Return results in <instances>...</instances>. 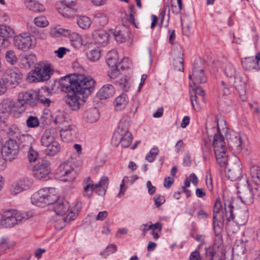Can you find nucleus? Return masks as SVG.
I'll use <instances>...</instances> for the list:
<instances>
[{
    "instance_id": "obj_25",
    "label": "nucleus",
    "mask_w": 260,
    "mask_h": 260,
    "mask_svg": "<svg viewBox=\"0 0 260 260\" xmlns=\"http://www.w3.org/2000/svg\"><path fill=\"white\" fill-rule=\"evenodd\" d=\"M70 208L69 203L63 199H59L53 205V209L57 215L62 216L68 211Z\"/></svg>"
},
{
    "instance_id": "obj_32",
    "label": "nucleus",
    "mask_w": 260,
    "mask_h": 260,
    "mask_svg": "<svg viewBox=\"0 0 260 260\" xmlns=\"http://www.w3.org/2000/svg\"><path fill=\"white\" fill-rule=\"evenodd\" d=\"M83 186L84 189L83 196L88 198H89L95 188V185L93 184L90 178L88 177L84 180Z\"/></svg>"
},
{
    "instance_id": "obj_24",
    "label": "nucleus",
    "mask_w": 260,
    "mask_h": 260,
    "mask_svg": "<svg viewBox=\"0 0 260 260\" xmlns=\"http://www.w3.org/2000/svg\"><path fill=\"white\" fill-rule=\"evenodd\" d=\"M35 70L40 76L39 80L41 81L48 80L52 74V71L49 65L38 64Z\"/></svg>"
},
{
    "instance_id": "obj_52",
    "label": "nucleus",
    "mask_w": 260,
    "mask_h": 260,
    "mask_svg": "<svg viewBox=\"0 0 260 260\" xmlns=\"http://www.w3.org/2000/svg\"><path fill=\"white\" fill-rule=\"evenodd\" d=\"M21 185V187L26 190L28 189L33 183V180L31 178L24 177L18 182Z\"/></svg>"
},
{
    "instance_id": "obj_5",
    "label": "nucleus",
    "mask_w": 260,
    "mask_h": 260,
    "mask_svg": "<svg viewBox=\"0 0 260 260\" xmlns=\"http://www.w3.org/2000/svg\"><path fill=\"white\" fill-rule=\"evenodd\" d=\"M221 68L227 78L230 79L229 85H227L223 81H221L219 86V93L224 96L230 94L229 86H232L239 82H241V77L238 76L234 66L230 62H226L222 64Z\"/></svg>"
},
{
    "instance_id": "obj_41",
    "label": "nucleus",
    "mask_w": 260,
    "mask_h": 260,
    "mask_svg": "<svg viewBox=\"0 0 260 260\" xmlns=\"http://www.w3.org/2000/svg\"><path fill=\"white\" fill-rule=\"evenodd\" d=\"M99 118V113L96 108L89 110L86 112V118L87 121L90 123H93L97 121Z\"/></svg>"
},
{
    "instance_id": "obj_42",
    "label": "nucleus",
    "mask_w": 260,
    "mask_h": 260,
    "mask_svg": "<svg viewBox=\"0 0 260 260\" xmlns=\"http://www.w3.org/2000/svg\"><path fill=\"white\" fill-rule=\"evenodd\" d=\"M108 18L106 14L102 13H98L94 16L93 21L99 25L104 26L108 22Z\"/></svg>"
},
{
    "instance_id": "obj_20",
    "label": "nucleus",
    "mask_w": 260,
    "mask_h": 260,
    "mask_svg": "<svg viewBox=\"0 0 260 260\" xmlns=\"http://www.w3.org/2000/svg\"><path fill=\"white\" fill-rule=\"evenodd\" d=\"M57 137V130L54 128H50L46 129L41 138V144L43 146H47L49 144L56 142Z\"/></svg>"
},
{
    "instance_id": "obj_16",
    "label": "nucleus",
    "mask_w": 260,
    "mask_h": 260,
    "mask_svg": "<svg viewBox=\"0 0 260 260\" xmlns=\"http://www.w3.org/2000/svg\"><path fill=\"white\" fill-rule=\"evenodd\" d=\"M240 166V160L237 158L236 159L234 164L232 162L226 164L225 169L227 175L231 181H236L241 177L242 169Z\"/></svg>"
},
{
    "instance_id": "obj_31",
    "label": "nucleus",
    "mask_w": 260,
    "mask_h": 260,
    "mask_svg": "<svg viewBox=\"0 0 260 260\" xmlns=\"http://www.w3.org/2000/svg\"><path fill=\"white\" fill-rule=\"evenodd\" d=\"M19 141L20 146L24 150H27L32 148V144L34 140L31 135L29 134L22 135L19 137Z\"/></svg>"
},
{
    "instance_id": "obj_21",
    "label": "nucleus",
    "mask_w": 260,
    "mask_h": 260,
    "mask_svg": "<svg viewBox=\"0 0 260 260\" xmlns=\"http://www.w3.org/2000/svg\"><path fill=\"white\" fill-rule=\"evenodd\" d=\"M79 93L71 92L68 93L67 98L65 99L66 104L72 110L76 111L80 109V104L79 103Z\"/></svg>"
},
{
    "instance_id": "obj_3",
    "label": "nucleus",
    "mask_w": 260,
    "mask_h": 260,
    "mask_svg": "<svg viewBox=\"0 0 260 260\" xmlns=\"http://www.w3.org/2000/svg\"><path fill=\"white\" fill-rule=\"evenodd\" d=\"M50 93L48 90L42 89L39 91L38 94L32 91L20 92L19 94V100L22 103L34 107L38 102H40L45 106H49L50 103Z\"/></svg>"
},
{
    "instance_id": "obj_38",
    "label": "nucleus",
    "mask_w": 260,
    "mask_h": 260,
    "mask_svg": "<svg viewBox=\"0 0 260 260\" xmlns=\"http://www.w3.org/2000/svg\"><path fill=\"white\" fill-rule=\"evenodd\" d=\"M118 59L117 52L115 50H111L107 54V63L109 67H117Z\"/></svg>"
},
{
    "instance_id": "obj_62",
    "label": "nucleus",
    "mask_w": 260,
    "mask_h": 260,
    "mask_svg": "<svg viewBox=\"0 0 260 260\" xmlns=\"http://www.w3.org/2000/svg\"><path fill=\"white\" fill-rule=\"evenodd\" d=\"M129 180L128 177L125 176L122 180V183L120 186V191L118 194V197L121 198L124 196V193L126 191V187L124 185V182H127Z\"/></svg>"
},
{
    "instance_id": "obj_2",
    "label": "nucleus",
    "mask_w": 260,
    "mask_h": 260,
    "mask_svg": "<svg viewBox=\"0 0 260 260\" xmlns=\"http://www.w3.org/2000/svg\"><path fill=\"white\" fill-rule=\"evenodd\" d=\"M131 118L125 115L120 120L116 131L114 133L112 141L120 144L123 147H127L132 141V135L128 128Z\"/></svg>"
},
{
    "instance_id": "obj_18",
    "label": "nucleus",
    "mask_w": 260,
    "mask_h": 260,
    "mask_svg": "<svg viewBox=\"0 0 260 260\" xmlns=\"http://www.w3.org/2000/svg\"><path fill=\"white\" fill-rule=\"evenodd\" d=\"M77 132L76 126L72 124L64 125L60 131L61 140L66 143L73 141L76 137Z\"/></svg>"
},
{
    "instance_id": "obj_14",
    "label": "nucleus",
    "mask_w": 260,
    "mask_h": 260,
    "mask_svg": "<svg viewBox=\"0 0 260 260\" xmlns=\"http://www.w3.org/2000/svg\"><path fill=\"white\" fill-rule=\"evenodd\" d=\"M58 173L62 181H72L76 177L75 171L70 162H66L61 164L58 169Z\"/></svg>"
},
{
    "instance_id": "obj_30",
    "label": "nucleus",
    "mask_w": 260,
    "mask_h": 260,
    "mask_svg": "<svg viewBox=\"0 0 260 260\" xmlns=\"http://www.w3.org/2000/svg\"><path fill=\"white\" fill-rule=\"evenodd\" d=\"M128 102L127 96L125 94H121L117 96L114 102L115 111H120L124 109Z\"/></svg>"
},
{
    "instance_id": "obj_46",
    "label": "nucleus",
    "mask_w": 260,
    "mask_h": 260,
    "mask_svg": "<svg viewBox=\"0 0 260 260\" xmlns=\"http://www.w3.org/2000/svg\"><path fill=\"white\" fill-rule=\"evenodd\" d=\"M20 131L18 126L15 124L11 125L7 130V134L9 137L19 138Z\"/></svg>"
},
{
    "instance_id": "obj_51",
    "label": "nucleus",
    "mask_w": 260,
    "mask_h": 260,
    "mask_svg": "<svg viewBox=\"0 0 260 260\" xmlns=\"http://www.w3.org/2000/svg\"><path fill=\"white\" fill-rule=\"evenodd\" d=\"M70 119L67 117L63 113L59 112L54 119V122L59 125H66Z\"/></svg>"
},
{
    "instance_id": "obj_57",
    "label": "nucleus",
    "mask_w": 260,
    "mask_h": 260,
    "mask_svg": "<svg viewBox=\"0 0 260 260\" xmlns=\"http://www.w3.org/2000/svg\"><path fill=\"white\" fill-rule=\"evenodd\" d=\"M159 152L157 148H152L149 152L146 155L145 159L148 162H152L154 160L155 157L158 154Z\"/></svg>"
},
{
    "instance_id": "obj_8",
    "label": "nucleus",
    "mask_w": 260,
    "mask_h": 260,
    "mask_svg": "<svg viewBox=\"0 0 260 260\" xmlns=\"http://www.w3.org/2000/svg\"><path fill=\"white\" fill-rule=\"evenodd\" d=\"M26 103H22L19 100V96L17 102L10 99L3 100L0 103V122H5L12 113L14 116H16L17 113H21V111L20 109Z\"/></svg>"
},
{
    "instance_id": "obj_28",
    "label": "nucleus",
    "mask_w": 260,
    "mask_h": 260,
    "mask_svg": "<svg viewBox=\"0 0 260 260\" xmlns=\"http://www.w3.org/2000/svg\"><path fill=\"white\" fill-rule=\"evenodd\" d=\"M217 129L218 132L216 134H214V139L212 143L214 151H215V150H216V148H218L219 150H226L224 138L222 137V136L220 134L218 123Z\"/></svg>"
},
{
    "instance_id": "obj_61",
    "label": "nucleus",
    "mask_w": 260,
    "mask_h": 260,
    "mask_svg": "<svg viewBox=\"0 0 260 260\" xmlns=\"http://www.w3.org/2000/svg\"><path fill=\"white\" fill-rule=\"evenodd\" d=\"M216 249L214 247H210L206 249L205 254L210 260H214V258L216 254Z\"/></svg>"
},
{
    "instance_id": "obj_11",
    "label": "nucleus",
    "mask_w": 260,
    "mask_h": 260,
    "mask_svg": "<svg viewBox=\"0 0 260 260\" xmlns=\"http://www.w3.org/2000/svg\"><path fill=\"white\" fill-rule=\"evenodd\" d=\"M231 201H224V207L222 208L221 201L219 199H217L214 203L213 207V220L224 222L228 220L229 216V212L225 210L228 207V205Z\"/></svg>"
},
{
    "instance_id": "obj_22",
    "label": "nucleus",
    "mask_w": 260,
    "mask_h": 260,
    "mask_svg": "<svg viewBox=\"0 0 260 260\" xmlns=\"http://www.w3.org/2000/svg\"><path fill=\"white\" fill-rule=\"evenodd\" d=\"M37 62V57L35 54L26 53L21 56L19 66L23 69H29Z\"/></svg>"
},
{
    "instance_id": "obj_63",
    "label": "nucleus",
    "mask_w": 260,
    "mask_h": 260,
    "mask_svg": "<svg viewBox=\"0 0 260 260\" xmlns=\"http://www.w3.org/2000/svg\"><path fill=\"white\" fill-rule=\"evenodd\" d=\"M190 101L192 104V106L193 109L196 110H198L200 109V105L198 101V97L196 94H193L190 93Z\"/></svg>"
},
{
    "instance_id": "obj_12",
    "label": "nucleus",
    "mask_w": 260,
    "mask_h": 260,
    "mask_svg": "<svg viewBox=\"0 0 260 260\" xmlns=\"http://www.w3.org/2000/svg\"><path fill=\"white\" fill-rule=\"evenodd\" d=\"M1 151L5 159L12 161L18 154L19 146L16 141L11 138L5 143Z\"/></svg>"
},
{
    "instance_id": "obj_40",
    "label": "nucleus",
    "mask_w": 260,
    "mask_h": 260,
    "mask_svg": "<svg viewBox=\"0 0 260 260\" xmlns=\"http://www.w3.org/2000/svg\"><path fill=\"white\" fill-rule=\"evenodd\" d=\"M253 57H248L242 60V64L244 68L247 70L256 69L258 61Z\"/></svg>"
},
{
    "instance_id": "obj_17",
    "label": "nucleus",
    "mask_w": 260,
    "mask_h": 260,
    "mask_svg": "<svg viewBox=\"0 0 260 260\" xmlns=\"http://www.w3.org/2000/svg\"><path fill=\"white\" fill-rule=\"evenodd\" d=\"M14 44L19 49L22 50H27L35 45L31 37L26 34L15 37Z\"/></svg>"
},
{
    "instance_id": "obj_43",
    "label": "nucleus",
    "mask_w": 260,
    "mask_h": 260,
    "mask_svg": "<svg viewBox=\"0 0 260 260\" xmlns=\"http://www.w3.org/2000/svg\"><path fill=\"white\" fill-rule=\"evenodd\" d=\"M250 171L253 181L255 184L260 185V168L253 165L251 167Z\"/></svg>"
},
{
    "instance_id": "obj_58",
    "label": "nucleus",
    "mask_w": 260,
    "mask_h": 260,
    "mask_svg": "<svg viewBox=\"0 0 260 260\" xmlns=\"http://www.w3.org/2000/svg\"><path fill=\"white\" fill-rule=\"evenodd\" d=\"M39 78L40 76L35 69L28 73L27 77V80L28 82L30 83L40 82L41 80H40Z\"/></svg>"
},
{
    "instance_id": "obj_33",
    "label": "nucleus",
    "mask_w": 260,
    "mask_h": 260,
    "mask_svg": "<svg viewBox=\"0 0 260 260\" xmlns=\"http://www.w3.org/2000/svg\"><path fill=\"white\" fill-rule=\"evenodd\" d=\"M24 4L27 9L35 12H42L45 10L44 6L36 1L26 0Z\"/></svg>"
},
{
    "instance_id": "obj_29",
    "label": "nucleus",
    "mask_w": 260,
    "mask_h": 260,
    "mask_svg": "<svg viewBox=\"0 0 260 260\" xmlns=\"http://www.w3.org/2000/svg\"><path fill=\"white\" fill-rule=\"evenodd\" d=\"M245 250V248L242 244L241 245L234 244L233 248L232 260H246Z\"/></svg>"
},
{
    "instance_id": "obj_64",
    "label": "nucleus",
    "mask_w": 260,
    "mask_h": 260,
    "mask_svg": "<svg viewBox=\"0 0 260 260\" xmlns=\"http://www.w3.org/2000/svg\"><path fill=\"white\" fill-rule=\"evenodd\" d=\"M155 204L157 207H160L165 202V197L160 194H156L153 198Z\"/></svg>"
},
{
    "instance_id": "obj_48",
    "label": "nucleus",
    "mask_w": 260,
    "mask_h": 260,
    "mask_svg": "<svg viewBox=\"0 0 260 260\" xmlns=\"http://www.w3.org/2000/svg\"><path fill=\"white\" fill-rule=\"evenodd\" d=\"M87 56L90 60L95 61L101 57V50L99 48L92 49L87 53Z\"/></svg>"
},
{
    "instance_id": "obj_10",
    "label": "nucleus",
    "mask_w": 260,
    "mask_h": 260,
    "mask_svg": "<svg viewBox=\"0 0 260 260\" xmlns=\"http://www.w3.org/2000/svg\"><path fill=\"white\" fill-rule=\"evenodd\" d=\"M204 63V60L200 59L196 61L193 63L192 74L189 75V78L192 80L195 86L207 81V77L205 75L204 68L202 67Z\"/></svg>"
},
{
    "instance_id": "obj_15",
    "label": "nucleus",
    "mask_w": 260,
    "mask_h": 260,
    "mask_svg": "<svg viewBox=\"0 0 260 260\" xmlns=\"http://www.w3.org/2000/svg\"><path fill=\"white\" fill-rule=\"evenodd\" d=\"M246 185L243 187L237 186L238 197L241 201L247 205H250L253 203L254 194L252 189L249 186L248 181L246 180Z\"/></svg>"
},
{
    "instance_id": "obj_13",
    "label": "nucleus",
    "mask_w": 260,
    "mask_h": 260,
    "mask_svg": "<svg viewBox=\"0 0 260 260\" xmlns=\"http://www.w3.org/2000/svg\"><path fill=\"white\" fill-rule=\"evenodd\" d=\"M50 172V162L43 158H38L34 167V176L39 180L46 179Z\"/></svg>"
},
{
    "instance_id": "obj_56",
    "label": "nucleus",
    "mask_w": 260,
    "mask_h": 260,
    "mask_svg": "<svg viewBox=\"0 0 260 260\" xmlns=\"http://www.w3.org/2000/svg\"><path fill=\"white\" fill-rule=\"evenodd\" d=\"M34 22L36 25L41 27L47 26L48 24V21L47 20L46 18L43 16L35 18Z\"/></svg>"
},
{
    "instance_id": "obj_60",
    "label": "nucleus",
    "mask_w": 260,
    "mask_h": 260,
    "mask_svg": "<svg viewBox=\"0 0 260 260\" xmlns=\"http://www.w3.org/2000/svg\"><path fill=\"white\" fill-rule=\"evenodd\" d=\"M9 84L4 77L0 78V95L4 94L7 90Z\"/></svg>"
},
{
    "instance_id": "obj_59",
    "label": "nucleus",
    "mask_w": 260,
    "mask_h": 260,
    "mask_svg": "<svg viewBox=\"0 0 260 260\" xmlns=\"http://www.w3.org/2000/svg\"><path fill=\"white\" fill-rule=\"evenodd\" d=\"M110 69L108 72V75L111 79H115L118 77L120 74V71L118 69V66L115 67H110Z\"/></svg>"
},
{
    "instance_id": "obj_54",
    "label": "nucleus",
    "mask_w": 260,
    "mask_h": 260,
    "mask_svg": "<svg viewBox=\"0 0 260 260\" xmlns=\"http://www.w3.org/2000/svg\"><path fill=\"white\" fill-rule=\"evenodd\" d=\"M26 125L30 128L38 127L39 125V120L37 116H30L26 121Z\"/></svg>"
},
{
    "instance_id": "obj_45",
    "label": "nucleus",
    "mask_w": 260,
    "mask_h": 260,
    "mask_svg": "<svg viewBox=\"0 0 260 260\" xmlns=\"http://www.w3.org/2000/svg\"><path fill=\"white\" fill-rule=\"evenodd\" d=\"M238 83L234 85L235 86V88L237 91L239 93V97L243 102L246 101V98L245 96V92H246V84L245 82H242L241 84H239Z\"/></svg>"
},
{
    "instance_id": "obj_49",
    "label": "nucleus",
    "mask_w": 260,
    "mask_h": 260,
    "mask_svg": "<svg viewBox=\"0 0 260 260\" xmlns=\"http://www.w3.org/2000/svg\"><path fill=\"white\" fill-rule=\"evenodd\" d=\"M5 59L7 62L11 65L14 64L17 61V57L15 52L12 50L7 51L5 54Z\"/></svg>"
},
{
    "instance_id": "obj_6",
    "label": "nucleus",
    "mask_w": 260,
    "mask_h": 260,
    "mask_svg": "<svg viewBox=\"0 0 260 260\" xmlns=\"http://www.w3.org/2000/svg\"><path fill=\"white\" fill-rule=\"evenodd\" d=\"M54 188H44L35 193L31 198V203L38 206H44L46 205H54L59 199L55 194Z\"/></svg>"
},
{
    "instance_id": "obj_47",
    "label": "nucleus",
    "mask_w": 260,
    "mask_h": 260,
    "mask_svg": "<svg viewBox=\"0 0 260 260\" xmlns=\"http://www.w3.org/2000/svg\"><path fill=\"white\" fill-rule=\"evenodd\" d=\"M91 23V22L90 18L87 16H81L77 19L78 25L83 29L89 28Z\"/></svg>"
},
{
    "instance_id": "obj_26",
    "label": "nucleus",
    "mask_w": 260,
    "mask_h": 260,
    "mask_svg": "<svg viewBox=\"0 0 260 260\" xmlns=\"http://www.w3.org/2000/svg\"><path fill=\"white\" fill-rule=\"evenodd\" d=\"M56 6L58 12L64 17L69 18L75 14V10L73 8L74 6L57 3Z\"/></svg>"
},
{
    "instance_id": "obj_4",
    "label": "nucleus",
    "mask_w": 260,
    "mask_h": 260,
    "mask_svg": "<svg viewBox=\"0 0 260 260\" xmlns=\"http://www.w3.org/2000/svg\"><path fill=\"white\" fill-rule=\"evenodd\" d=\"M32 216L33 213L30 211L26 212L7 211L3 214L1 223V228L13 227L16 224L24 222Z\"/></svg>"
},
{
    "instance_id": "obj_36",
    "label": "nucleus",
    "mask_w": 260,
    "mask_h": 260,
    "mask_svg": "<svg viewBox=\"0 0 260 260\" xmlns=\"http://www.w3.org/2000/svg\"><path fill=\"white\" fill-rule=\"evenodd\" d=\"M46 148L45 153L47 155L53 156L57 154L60 150V145L57 141L49 144L47 146H44Z\"/></svg>"
},
{
    "instance_id": "obj_1",
    "label": "nucleus",
    "mask_w": 260,
    "mask_h": 260,
    "mask_svg": "<svg viewBox=\"0 0 260 260\" xmlns=\"http://www.w3.org/2000/svg\"><path fill=\"white\" fill-rule=\"evenodd\" d=\"M59 84L62 91L66 93L74 92L85 97L93 91L95 81L89 76L68 75L60 78Z\"/></svg>"
},
{
    "instance_id": "obj_27",
    "label": "nucleus",
    "mask_w": 260,
    "mask_h": 260,
    "mask_svg": "<svg viewBox=\"0 0 260 260\" xmlns=\"http://www.w3.org/2000/svg\"><path fill=\"white\" fill-rule=\"evenodd\" d=\"M115 93L114 86L109 84L104 85L99 91L98 95L101 100H104L112 97Z\"/></svg>"
},
{
    "instance_id": "obj_39",
    "label": "nucleus",
    "mask_w": 260,
    "mask_h": 260,
    "mask_svg": "<svg viewBox=\"0 0 260 260\" xmlns=\"http://www.w3.org/2000/svg\"><path fill=\"white\" fill-rule=\"evenodd\" d=\"M67 36L69 37L71 43L75 48H79L83 45L82 40L81 36L75 32H71Z\"/></svg>"
},
{
    "instance_id": "obj_19",
    "label": "nucleus",
    "mask_w": 260,
    "mask_h": 260,
    "mask_svg": "<svg viewBox=\"0 0 260 260\" xmlns=\"http://www.w3.org/2000/svg\"><path fill=\"white\" fill-rule=\"evenodd\" d=\"M21 74L19 71L16 68L7 69L4 74V78L9 85L18 84L21 79Z\"/></svg>"
},
{
    "instance_id": "obj_34",
    "label": "nucleus",
    "mask_w": 260,
    "mask_h": 260,
    "mask_svg": "<svg viewBox=\"0 0 260 260\" xmlns=\"http://www.w3.org/2000/svg\"><path fill=\"white\" fill-rule=\"evenodd\" d=\"M214 153L217 162L220 166H226V164L232 162L228 161V155L226 154V150H219L218 148H216Z\"/></svg>"
},
{
    "instance_id": "obj_55",
    "label": "nucleus",
    "mask_w": 260,
    "mask_h": 260,
    "mask_svg": "<svg viewBox=\"0 0 260 260\" xmlns=\"http://www.w3.org/2000/svg\"><path fill=\"white\" fill-rule=\"evenodd\" d=\"M119 88L123 91H127L130 87V83L125 78H122L118 81H116Z\"/></svg>"
},
{
    "instance_id": "obj_44",
    "label": "nucleus",
    "mask_w": 260,
    "mask_h": 260,
    "mask_svg": "<svg viewBox=\"0 0 260 260\" xmlns=\"http://www.w3.org/2000/svg\"><path fill=\"white\" fill-rule=\"evenodd\" d=\"M183 54L180 52L178 56L173 59V65L176 70L178 71H182L184 70Z\"/></svg>"
},
{
    "instance_id": "obj_37",
    "label": "nucleus",
    "mask_w": 260,
    "mask_h": 260,
    "mask_svg": "<svg viewBox=\"0 0 260 260\" xmlns=\"http://www.w3.org/2000/svg\"><path fill=\"white\" fill-rule=\"evenodd\" d=\"M70 33V30L64 29L59 26L52 28L50 30V35L52 37H58L61 36H67Z\"/></svg>"
},
{
    "instance_id": "obj_7",
    "label": "nucleus",
    "mask_w": 260,
    "mask_h": 260,
    "mask_svg": "<svg viewBox=\"0 0 260 260\" xmlns=\"http://www.w3.org/2000/svg\"><path fill=\"white\" fill-rule=\"evenodd\" d=\"M226 139L231 150L237 153L248 152V141L245 135L230 132L226 133Z\"/></svg>"
},
{
    "instance_id": "obj_53",
    "label": "nucleus",
    "mask_w": 260,
    "mask_h": 260,
    "mask_svg": "<svg viewBox=\"0 0 260 260\" xmlns=\"http://www.w3.org/2000/svg\"><path fill=\"white\" fill-rule=\"evenodd\" d=\"M117 250V246L115 244H110L108 245L103 252L100 253V255L104 258H106L110 254L115 253Z\"/></svg>"
},
{
    "instance_id": "obj_23",
    "label": "nucleus",
    "mask_w": 260,
    "mask_h": 260,
    "mask_svg": "<svg viewBox=\"0 0 260 260\" xmlns=\"http://www.w3.org/2000/svg\"><path fill=\"white\" fill-rule=\"evenodd\" d=\"M110 33L104 30H96L92 33V37L95 43L100 46H105L109 41Z\"/></svg>"
},
{
    "instance_id": "obj_9",
    "label": "nucleus",
    "mask_w": 260,
    "mask_h": 260,
    "mask_svg": "<svg viewBox=\"0 0 260 260\" xmlns=\"http://www.w3.org/2000/svg\"><path fill=\"white\" fill-rule=\"evenodd\" d=\"M225 210L229 212L228 221L233 220L239 225H243L247 222L249 216L247 210H236L235 212L232 202H229L228 207L226 209L225 208Z\"/></svg>"
},
{
    "instance_id": "obj_35",
    "label": "nucleus",
    "mask_w": 260,
    "mask_h": 260,
    "mask_svg": "<svg viewBox=\"0 0 260 260\" xmlns=\"http://www.w3.org/2000/svg\"><path fill=\"white\" fill-rule=\"evenodd\" d=\"M109 33L110 35H113L117 42L122 43L126 41L127 32H125L124 30H121L116 28L115 29H110Z\"/></svg>"
},
{
    "instance_id": "obj_50",
    "label": "nucleus",
    "mask_w": 260,
    "mask_h": 260,
    "mask_svg": "<svg viewBox=\"0 0 260 260\" xmlns=\"http://www.w3.org/2000/svg\"><path fill=\"white\" fill-rule=\"evenodd\" d=\"M14 30L9 26L0 24V37H13Z\"/></svg>"
}]
</instances>
